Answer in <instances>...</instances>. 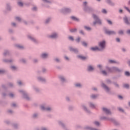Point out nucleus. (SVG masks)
I'll return each mask as SVG.
<instances>
[{
  "label": "nucleus",
  "mask_w": 130,
  "mask_h": 130,
  "mask_svg": "<svg viewBox=\"0 0 130 130\" xmlns=\"http://www.w3.org/2000/svg\"><path fill=\"white\" fill-rule=\"evenodd\" d=\"M106 70L109 73H121L122 70L116 67H106Z\"/></svg>",
  "instance_id": "f257e3e1"
},
{
  "label": "nucleus",
  "mask_w": 130,
  "mask_h": 130,
  "mask_svg": "<svg viewBox=\"0 0 130 130\" xmlns=\"http://www.w3.org/2000/svg\"><path fill=\"white\" fill-rule=\"evenodd\" d=\"M101 119L103 120H109V121H111L114 123L115 125H119V122L116 120L115 119L113 118H109L108 117L103 116L101 117Z\"/></svg>",
  "instance_id": "f03ea898"
},
{
  "label": "nucleus",
  "mask_w": 130,
  "mask_h": 130,
  "mask_svg": "<svg viewBox=\"0 0 130 130\" xmlns=\"http://www.w3.org/2000/svg\"><path fill=\"white\" fill-rule=\"evenodd\" d=\"M92 16L93 19L95 20V21L93 23L94 26H95L96 24H99V25H102V22L101 21V20L98 16H97V15L93 14Z\"/></svg>",
  "instance_id": "7ed1b4c3"
},
{
  "label": "nucleus",
  "mask_w": 130,
  "mask_h": 130,
  "mask_svg": "<svg viewBox=\"0 0 130 130\" xmlns=\"http://www.w3.org/2000/svg\"><path fill=\"white\" fill-rule=\"evenodd\" d=\"M99 46L100 48V50L101 51H103L105 49L106 47V42L105 41H103L99 43Z\"/></svg>",
  "instance_id": "20e7f679"
},
{
  "label": "nucleus",
  "mask_w": 130,
  "mask_h": 130,
  "mask_svg": "<svg viewBox=\"0 0 130 130\" xmlns=\"http://www.w3.org/2000/svg\"><path fill=\"white\" fill-rule=\"evenodd\" d=\"M104 31L107 35H115L116 34V32L114 30H109L106 27L104 28Z\"/></svg>",
  "instance_id": "39448f33"
},
{
  "label": "nucleus",
  "mask_w": 130,
  "mask_h": 130,
  "mask_svg": "<svg viewBox=\"0 0 130 130\" xmlns=\"http://www.w3.org/2000/svg\"><path fill=\"white\" fill-rule=\"evenodd\" d=\"M19 92L22 94L24 99H26V100H30V98H29V96L28 95L27 93H26V91L24 90H19Z\"/></svg>",
  "instance_id": "423d86ee"
},
{
  "label": "nucleus",
  "mask_w": 130,
  "mask_h": 130,
  "mask_svg": "<svg viewBox=\"0 0 130 130\" xmlns=\"http://www.w3.org/2000/svg\"><path fill=\"white\" fill-rule=\"evenodd\" d=\"M72 12V10L70 8H63L61 10L62 14H69Z\"/></svg>",
  "instance_id": "0eeeda50"
},
{
  "label": "nucleus",
  "mask_w": 130,
  "mask_h": 130,
  "mask_svg": "<svg viewBox=\"0 0 130 130\" xmlns=\"http://www.w3.org/2000/svg\"><path fill=\"white\" fill-rule=\"evenodd\" d=\"M102 87L106 91L107 93H109V92H110V88L103 82L102 83Z\"/></svg>",
  "instance_id": "6e6552de"
},
{
  "label": "nucleus",
  "mask_w": 130,
  "mask_h": 130,
  "mask_svg": "<svg viewBox=\"0 0 130 130\" xmlns=\"http://www.w3.org/2000/svg\"><path fill=\"white\" fill-rule=\"evenodd\" d=\"M84 11H85V12H87L88 13H91V12H93V8L88 6H85L84 7Z\"/></svg>",
  "instance_id": "1a4fd4ad"
},
{
  "label": "nucleus",
  "mask_w": 130,
  "mask_h": 130,
  "mask_svg": "<svg viewBox=\"0 0 130 130\" xmlns=\"http://www.w3.org/2000/svg\"><path fill=\"white\" fill-rule=\"evenodd\" d=\"M103 111L106 113L107 115H111V112L110 110L106 108H103Z\"/></svg>",
  "instance_id": "9d476101"
},
{
  "label": "nucleus",
  "mask_w": 130,
  "mask_h": 130,
  "mask_svg": "<svg viewBox=\"0 0 130 130\" xmlns=\"http://www.w3.org/2000/svg\"><path fill=\"white\" fill-rule=\"evenodd\" d=\"M69 49L72 52H74V53H78L79 52V50L77 48H74L72 47H70Z\"/></svg>",
  "instance_id": "9b49d317"
},
{
  "label": "nucleus",
  "mask_w": 130,
  "mask_h": 130,
  "mask_svg": "<svg viewBox=\"0 0 130 130\" xmlns=\"http://www.w3.org/2000/svg\"><path fill=\"white\" fill-rule=\"evenodd\" d=\"M41 109L42 110H45L46 111H51V108L50 107H44V106H41Z\"/></svg>",
  "instance_id": "f8f14e48"
},
{
  "label": "nucleus",
  "mask_w": 130,
  "mask_h": 130,
  "mask_svg": "<svg viewBox=\"0 0 130 130\" xmlns=\"http://www.w3.org/2000/svg\"><path fill=\"white\" fill-rule=\"evenodd\" d=\"M90 50H91V51H101L100 50V48H99L97 46H96L95 47H91Z\"/></svg>",
  "instance_id": "ddd939ff"
},
{
  "label": "nucleus",
  "mask_w": 130,
  "mask_h": 130,
  "mask_svg": "<svg viewBox=\"0 0 130 130\" xmlns=\"http://www.w3.org/2000/svg\"><path fill=\"white\" fill-rule=\"evenodd\" d=\"M13 86H14V84H13V83H9L8 84L7 87L6 86V85H2V88H3V89H7V88H9V87H13Z\"/></svg>",
  "instance_id": "4468645a"
},
{
  "label": "nucleus",
  "mask_w": 130,
  "mask_h": 130,
  "mask_svg": "<svg viewBox=\"0 0 130 130\" xmlns=\"http://www.w3.org/2000/svg\"><path fill=\"white\" fill-rule=\"evenodd\" d=\"M123 21L126 25H130L129 21H128V19L125 16L123 18Z\"/></svg>",
  "instance_id": "2eb2a0df"
},
{
  "label": "nucleus",
  "mask_w": 130,
  "mask_h": 130,
  "mask_svg": "<svg viewBox=\"0 0 130 130\" xmlns=\"http://www.w3.org/2000/svg\"><path fill=\"white\" fill-rule=\"evenodd\" d=\"M106 3L108 4V5H110V6H113L115 5L113 2H112L111 0H106Z\"/></svg>",
  "instance_id": "dca6fc26"
},
{
  "label": "nucleus",
  "mask_w": 130,
  "mask_h": 130,
  "mask_svg": "<svg viewBox=\"0 0 130 130\" xmlns=\"http://www.w3.org/2000/svg\"><path fill=\"white\" fill-rule=\"evenodd\" d=\"M57 34L56 33H53L51 35L49 36V37L50 38L54 39V38H57Z\"/></svg>",
  "instance_id": "f3484780"
},
{
  "label": "nucleus",
  "mask_w": 130,
  "mask_h": 130,
  "mask_svg": "<svg viewBox=\"0 0 130 130\" xmlns=\"http://www.w3.org/2000/svg\"><path fill=\"white\" fill-rule=\"evenodd\" d=\"M28 38H29V39H30V40H31L32 41H33V42H35V43H37V40L35 38L31 37V36H28Z\"/></svg>",
  "instance_id": "a211bd4d"
},
{
  "label": "nucleus",
  "mask_w": 130,
  "mask_h": 130,
  "mask_svg": "<svg viewBox=\"0 0 130 130\" xmlns=\"http://www.w3.org/2000/svg\"><path fill=\"white\" fill-rule=\"evenodd\" d=\"M59 79L62 82V83H64V82H66V78H64V77L62 76H59Z\"/></svg>",
  "instance_id": "6ab92c4d"
},
{
  "label": "nucleus",
  "mask_w": 130,
  "mask_h": 130,
  "mask_svg": "<svg viewBox=\"0 0 130 130\" xmlns=\"http://www.w3.org/2000/svg\"><path fill=\"white\" fill-rule=\"evenodd\" d=\"M88 72H93L94 71V68L92 67V66L89 65L87 67Z\"/></svg>",
  "instance_id": "aec40b11"
},
{
  "label": "nucleus",
  "mask_w": 130,
  "mask_h": 130,
  "mask_svg": "<svg viewBox=\"0 0 130 130\" xmlns=\"http://www.w3.org/2000/svg\"><path fill=\"white\" fill-rule=\"evenodd\" d=\"M71 19H72V20L73 21H75V22H80V19L75 16H71Z\"/></svg>",
  "instance_id": "412c9836"
},
{
  "label": "nucleus",
  "mask_w": 130,
  "mask_h": 130,
  "mask_svg": "<svg viewBox=\"0 0 130 130\" xmlns=\"http://www.w3.org/2000/svg\"><path fill=\"white\" fill-rule=\"evenodd\" d=\"M82 107H83L84 110H85V111H86V112H87V113H90L91 112L90 111V110L87 109V107L86 106H85V105H82Z\"/></svg>",
  "instance_id": "4be33fe9"
},
{
  "label": "nucleus",
  "mask_w": 130,
  "mask_h": 130,
  "mask_svg": "<svg viewBox=\"0 0 130 130\" xmlns=\"http://www.w3.org/2000/svg\"><path fill=\"white\" fill-rule=\"evenodd\" d=\"M78 58H80V59H82V60H85L86 59L87 57L82 56V55H78Z\"/></svg>",
  "instance_id": "5701e85b"
},
{
  "label": "nucleus",
  "mask_w": 130,
  "mask_h": 130,
  "mask_svg": "<svg viewBox=\"0 0 130 130\" xmlns=\"http://www.w3.org/2000/svg\"><path fill=\"white\" fill-rule=\"evenodd\" d=\"M38 80L39 81H40V82H46V80L45 79L41 77H38Z\"/></svg>",
  "instance_id": "b1692460"
},
{
  "label": "nucleus",
  "mask_w": 130,
  "mask_h": 130,
  "mask_svg": "<svg viewBox=\"0 0 130 130\" xmlns=\"http://www.w3.org/2000/svg\"><path fill=\"white\" fill-rule=\"evenodd\" d=\"M4 56H7V55H10V51L9 50H5L4 53Z\"/></svg>",
  "instance_id": "393cba45"
},
{
  "label": "nucleus",
  "mask_w": 130,
  "mask_h": 130,
  "mask_svg": "<svg viewBox=\"0 0 130 130\" xmlns=\"http://www.w3.org/2000/svg\"><path fill=\"white\" fill-rule=\"evenodd\" d=\"M89 107H90V108H96V106H95V105L92 103H89Z\"/></svg>",
  "instance_id": "a878e982"
},
{
  "label": "nucleus",
  "mask_w": 130,
  "mask_h": 130,
  "mask_svg": "<svg viewBox=\"0 0 130 130\" xmlns=\"http://www.w3.org/2000/svg\"><path fill=\"white\" fill-rule=\"evenodd\" d=\"M70 31L71 33H76L78 31V29L77 28H72L70 29Z\"/></svg>",
  "instance_id": "bb28decb"
},
{
  "label": "nucleus",
  "mask_w": 130,
  "mask_h": 130,
  "mask_svg": "<svg viewBox=\"0 0 130 130\" xmlns=\"http://www.w3.org/2000/svg\"><path fill=\"white\" fill-rule=\"evenodd\" d=\"M109 63H117V64L119 63V62H117L116 61L114 60H109Z\"/></svg>",
  "instance_id": "cd10ccee"
},
{
  "label": "nucleus",
  "mask_w": 130,
  "mask_h": 130,
  "mask_svg": "<svg viewBox=\"0 0 130 130\" xmlns=\"http://www.w3.org/2000/svg\"><path fill=\"white\" fill-rule=\"evenodd\" d=\"M48 54L47 53H43L41 55L42 58H47Z\"/></svg>",
  "instance_id": "c85d7f7f"
},
{
  "label": "nucleus",
  "mask_w": 130,
  "mask_h": 130,
  "mask_svg": "<svg viewBox=\"0 0 130 130\" xmlns=\"http://www.w3.org/2000/svg\"><path fill=\"white\" fill-rule=\"evenodd\" d=\"M3 61L4 62H12L13 61V59H3Z\"/></svg>",
  "instance_id": "c756f323"
},
{
  "label": "nucleus",
  "mask_w": 130,
  "mask_h": 130,
  "mask_svg": "<svg viewBox=\"0 0 130 130\" xmlns=\"http://www.w3.org/2000/svg\"><path fill=\"white\" fill-rule=\"evenodd\" d=\"M98 97V95L97 94H92L90 96V98H92V99H96Z\"/></svg>",
  "instance_id": "7c9ffc66"
},
{
  "label": "nucleus",
  "mask_w": 130,
  "mask_h": 130,
  "mask_svg": "<svg viewBox=\"0 0 130 130\" xmlns=\"http://www.w3.org/2000/svg\"><path fill=\"white\" fill-rule=\"evenodd\" d=\"M51 20V18H48L46 20L45 24H48Z\"/></svg>",
  "instance_id": "2f4dec72"
},
{
  "label": "nucleus",
  "mask_w": 130,
  "mask_h": 130,
  "mask_svg": "<svg viewBox=\"0 0 130 130\" xmlns=\"http://www.w3.org/2000/svg\"><path fill=\"white\" fill-rule=\"evenodd\" d=\"M16 46L17 48H19L20 49H23V48H24L23 46H21L20 45H16Z\"/></svg>",
  "instance_id": "473e14b6"
},
{
  "label": "nucleus",
  "mask_w": 130,
  "mask_h": 130,
  "mask_svg": "<svg viewBox=\"0 0 130 130\" xmlns=\"http://www.w3.org/2000/svg\"><path fill=\"white\" fill-rule=\"evenodd\" d=\"M82 44L83 45V46H85V47H87L88 44H87V43L85 41H83L82 42Z\"/></svg>",
  "instance_id": "72a5a7b5"
},
{
  "label": "nucleus",
  "mask_w": 130,
  "mask_h": 130,
  "mask_svg": "<svg viewBox=\"0 0 130 130\" xmlns=\"http://www.w3.org/2000/svg\"><path fill=\"white\" fill-rule=\"evenodd\" d=\"M84 28L87 30V31H90L91 30V27H89V26H84Z\"/></svg>",
  "instance_id": "f704fd0d"
},
{
  "label": "nucleus",
  "mask_w": 130,
  "mask_h": 130,
  "mask_svg": "<svg viewBox=\"0 0 130 130\" xmlns=\"http://www.w3.org/2000/svg\"><path fill=\"white\" fill-rule=\"evenodd\" d=\"M20 62H22V63H26V59H23V58L21 59L20 60Z\"/></svg>",
  "instance_id": "c9c22d12"
},
{
  "label": "nucleus",
  "mask_w": 130,
  "mask_h": 130,
  "mask_svg": "<svg viewBox=\"0 0 130 130\" xmlns=\"http://www.w3.org/2000/svg\"><path fill=\"white\" fill-rule=\"evenodd\" d=\"M124 88H126V89H129V85L127 84H125L123 85Z\"/></svg>",
  "instance_id": "e433bc0d"
},
{
  "label": "nucleus",
  "mask_w": 130,
  "mask_h": 130,
  "mask_svg": "<svg viewBox=\"0 0 130 130\" xmlns=\"http://www.w3.org/2000/svg\"><path fill=\"white\" fill-rule=\"evenodd\" d=\"M75 87H77L78 88H81V87H82V85L80 83H77L75 84Z\"/></svg>",
  "instance_id": "4c0bfd02"
},
{
  "label": "nucleus",
  "mask_w": 130,
  "mask_h": 130,
  "mask_svg": "<svg viewBox=\"0 0 130 130\" xmlns=\"http://www.w3.org/2000/svg\"><path fill=\"white\" fill-rule=\"evenodd\" d=\"M7 9L8 11H11V6H10V5L9 4H7Z\"/></svg>",
  "instance_id": "58836bf2"
},
{
  "label": "nucleus",
  "mask_w": 130,
  "mask_h": 130,
  "mask_svg": "<svg viewBox=\"0 0 130 130\" xmlns=\"http://www.w3.org/2000/svg\"><path fill=\"white\" fill-rule=\"evenodd\" d=\"M17 5H18L20 7H23L24 4H23V3L19 2L17 3Z\"/></svg>",
  "instance_id": "ea45409f"
},
{
  "label": "nucleus",
  "mask_w": 130,
  "mask_h": 130,
  "mask_svg": "<svg viewBox=\"0 0 130 130\" xmlns=\"http://www.w3.org/2000/svg\"><path fill=\"white\" fill-rule=\"evenodd\" d=\"M6 73V71L4 70H0V75H3V74H5Z\"/></svg>",
  "instance_id": "a19ab883"
},
{
  "label": "nucleus",
  "mask_w": 130,
  "mask_h": 130,
  "mask_svg": "<svg viewBox=\"0 0 130 130\" xmlns=\"http://www.w3.org/2000/svg\"><path fill=\"white\" fill-rule=\"evenodd\" d=\"M106 82L107 84H111V83H112L111 80H110V79H107L106 80Z\"/></svg>",
  "instance_id": "79ce46f5"
},
{
  "label": "nucleus",
  "mask_w": 130,
  "mask_h": 130,
  "mask_svg": "<svg viewBox=\"0 0 130 130\" xmlns=\"http://www.w3.org/2000/svg\"><path fill=\"white\" fill-rule=\"evenodd\" d=\"M11 69L13 71H16V70H17V68L16 67H15V66H11Z\"/></svg>",
  "instance_id": "37998d69"
},
{
  "label": "nucleus",
  "mask_w": 130,
  "mask_h": 130,
  "mask_svg": "<svg viewBox=\"0 0 130 130\" xmlns=\"http://www.w3.org/2000/svg\"><path fill=\"white\" fill-rule=\"evenodd\" d=\"M102 73L103 74V75H104V76H107V72H106V71H102Z\"/></svg>",
  "instance_id": "c03bdc74"
},
{
  "label": "nucleus",
  "mask_w": 130,
  "mask_h": 130,
  "mask_svg": "<svg viewBox=\"0 0 130 130\" xmlns=\"http://www.w3.org/2000/svg\"><path fill=\"white\" fill-rule=\"evenodd\" d=\"M94 124H95V125H96L97 126H99L100 125V123H99V122L98 121H95L94 122Z\"/></svg>",
  "instance_id": "a18cd8bd"
},
{
  "label": "nucleus",
  "mask_w": 130,
  "mask_h": 130,
  "mask_svg": "<svg viewBox=\"0 0 130 130\" xmlns=\"http://www.w3.org/2000/svg\"><path fill=\"white\" fill-rule=\"evenodd\" d=\"M113 84L115 86V87H117V88H119V85L116 82H113Z\"/></svg>",
  "instance_id": "49530a36"
},
{
  "label": "nucleus",
  "mask_w": 130,
  "mask_h": 130,
  "mask_svg": "<svg viewBox=\"0 0 130 130\" xmlns=\"http://www.w3.org/2000/svg\"><path fill=\"white\" fill-rule=\"evenodd\" d=\"M125 75L127 76V77H129L130 76V73L129 72L126 71L125 72Z\"/></svg>",
  "instance_id": "de8ad7c7"
},
{
  "label": "nucleus",
  "mask_w": 130,
  "mask_h": 130,
  "mask_svg": "<svg viewBox=\"0 0 130 130\" xmlns=\"http://www.w3.org/2000/svg\"><path fill=\"white\" fill-rule=\"evenodd\" d=\"M76 42H77L78 43H80V41H81V38L78 37L77 39H76Z\"/></svg>",
  "instance_id": "09e8293b"
},
{
  "label": "nucleus",
  "mask_w": 130,
  "mask_h": 130,
  "mask_svg": "<svg viewBox=\"0 0 130 130\" xmlns=\"http://www.w3.org/2000/svg\"><path fill=\"white\" fill-rule=\"evenodd\" d=\"M107 22H108V24H109V25H112V21H111L110 20L107 19L106 20Z\"/></svg>",
  "instance_id": "8fccbe9b"
},
{
  "label": "nucleus",
  "mask_w": 130,
  "mask_h": 130,
  "mask_svg": "<svg viewBox=\"0 0 130 130\" xmlns=\"http://www.w3.org/2000/svg\"><path fill=\"white\" fill-rule=\"evenodd\" d=\"M118 34H119L120 35H122V34H123V30H119Z\"/></svg>",
  "instance_id": "3c124183"
},
{
  "label": "nucleus",
  "mask_w": 130,
  "mask_h": 130,
  "mask_svg": "<svg viewBox=\"0 0 130 130\" xmlns=\"http://www.w3.org/2000/svg\"><path fill=\"white\" fill-rule=\"evenodd\" d=\"M118 110H119V111H120V112H124V111L121 108H118Z\"/></svg>",
  "instance_id": "603ef678"
},
{
  "label": "nucleus",
  "mask_w": 130,
  "mask_h": 130,
  "mask_svg": "<svg viewBox=\"0 0 130 130\" xmlns=\"http://www.w3.org/2000/svg\"><path fill=\"white\" fill-rule=\"evenodd\" d=\"M80 34H81V35H85V33L84 32V31L83 30H80L79 31Z\"/></svg>",
  "instance_id": "864d4df0"
},
{
  "label": "nucleus",
  "mask_w": 130,
  "mask_h": 130,
  "mask_svg": "<svg viewBox=\"0 0 130 130\" xmlns=\"http://www.w3.org/2000/svg\"><path fill=\"white\" fill-rule=\"evenodd\" d=\"M16 20H17V21H18V22H21V18L19 17H16Z\"/></svg>",
  "instance_id": "5fc2aeb1"
},
{
  "label": "nucleus",
  "mask_w": 130,
  "mask_h": 130,
  "mask_svg": "<svg viewBox=\"0 0 130 130\" xmlns=\"http://www.w3.org/2000/svg\"><path fill=\"white\" fill-rule=\"evenodd\" d=\"M69 40H71L72 41H74V38L72 36L69 37Z\"/></svg>",
  "instance_id": "6e6d98bb"
},
{
  "label": "nucleus",
  "mask_w": 130,
  "mask_h": 130,
  "mask_svg": "<svg viewBox=\"0 0 130 130\" xmlns=\"http://www.w3.org/2000/svg\"><path fill=\"white\" fill-rule=\"evenodd\" d=\"M102 13L103 14H107V11H106V10L105 9H103Z\"/></svg>",
  "instance_id": "4d7b16f0"
},
{
  "label": "nucleus",
  "mask_w": 130,
  "mask_h": 130,
  "mask_svg": "<svg viewBox=\"0 0 130 130\" xmlns=\"http://www.w3.org/2000/svg\"><path fill=\"white\" fill-rule=\"evenodd\" d=\"M37 116H38V114H34L33 115V116H32V117H33L34 118H36V117H37Z\"/></svg>",
  "instance_id": "13d9d810"
},
{
  "label": "nucleus",
  "mask_w": 130,
  "mask_h": 130,
  "mask_svg": "<svg viewBox=\"0 0 130 130\" xmlns=\"http://www.w3.org/2000/svg\"><path fill=\"white\" fill-rule=\"evenodd\" d=\"M43 2H44V3H47L49 4H50V1H48V0H43Z\"/></svg>",
  "instance_id": "bf43d9fd"
},
{
  "label": "nucleus",
  "mask_w": 130,
  "mask_h": 130,
  "mask_svg": "<svg viewBox=\"0 0 130 130\" xmlns=\"http://www.w3.org/2000/svg\"><path fill=\"white\" fill-rule=\"evenodd\" d=\"M13 126L14 128H18V125L17 124H14Z\"/></svg>",
  "instance_id": "052dcab7"
},
{
  "label": "nucleus",
  "mask_w": 130,
  "mask_h": 130,
  "mask_svg": "<svg viewBox=\"0 0 130 130\" xmlns=\"http://www.w3.org/2000/svg\"><path fill=\"white\" fill-rule=\"evenodd\" d=\"M32 11H37V7H34V8H32Z\"/></svg>",
  "instance_id": "680f3d73"
},
{
  "label": "nucleus",
  "mask_w": 130,
  "mask_h": 130,
  "mask_svg": "<svg viewBox=\"0 0 130 130\" xmlns=\"http://www.w3.org/2000/svg\"><path fill=\"white\" fill-rule=\"evenodd\" d=\"M34 89L36 92H39V89L37 88V87H34Z\"/></svg>",
  "instance_id": "e2e57ef3"
},
{
  "label": "nucleus",
  "mask_w": 130,
  "mask_h": 130,
  "mask_svg": "<svg viewBox=\"0 0 130 130\" xmlns=\"http://www.w3.org/2000/svg\"><path fill=\"white\" fill-rule=\"evenodd\" d=\"M116 40L117 42H120V39L119 38H117L116 39Z\"/></svg>",
  "instance_id": "0e129e2a"
},
{
  "label": "nucleus",
  "mask_w": 130,
  "mask_h": 130,
  "mask_svg": "<svg viewBox=\"0 0 130 130\" xmlns=\"http://www.w3.org/2000/svg\"><path fill=\"white\" fill-rule=\"evenodd\" d=\"M125 9L127 11V12H128V13H130V10H129V9H128V8L125 7Z\"/></svg>",
  "instance_id": "69168bd1"
},
{
  "label": "nucleus",
  "mask_w": 130,
  "mask_h": 130,
  "mask_svg": "<svg viewBox=\"0 0 130 130\" xmlns=\"http://www.w3.org/2000/svg\"><path fill=\"white\" fill-rule=\"evenodd\" d=\"M9 96H10V97H11L12 98H13V97H14V94L10 93Z\"/></svg>",
  "instance_id": "338daca9"
},
{
  "label": "nucleus",
  "mask_w": 130,
  "mask_h": 130,
  "mask_svg": "<svg viewBox=\"0 0 130 130\" xmlns=\"http://www.w3.org/2000/svg\"><path fill=\"white\" fill-rule=\"evenodd\" d=\"M98 67L99 68L100 70H102V66L99 64L98 66Z\"/></svg>",
  "instance_id": "774afa93"
}]
</instances>
